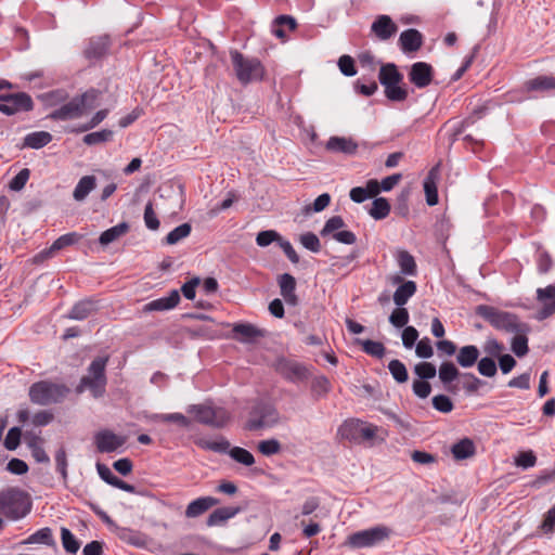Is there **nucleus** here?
<instances>
[{
	"mask_svg": "<svg viewBox=\"0 0 555 555\" xmlns=\"http://www.w3.org/2000/svg\"><path fill=\"white\" fill-rule=\"evenodd\" d=\"M275 371L292 383L307 380L311 373L307 365L293 359L279 358L274 363Z\"/></svg>",
	"mask_w": 555,
	"mask_h": 555,
	"instance_id": "obj_10",
	"label": "nucleus"
},
{
	"mask_svg": "<svg viewBox=\"0 0 555 555\" xmlns=\"http://www.w3.org/2000/svg\"><path fill=\"white\" fill-rule=\"evenodd\" d=\"M311 390L318 397H323L331 390V383L327 377L321 375L312 380Z\"/></svg>",
	"mask_w": 555,
	"mask_h": 555,
	"instance_id": "obj_55",
	"label": "nucleus"
},
{
	"mask_svg": "<svg viewBox=\"0 0 555 555\" xmlns=\"http://www.w3.org/2000/svg\"><path fill=\"white\" fill-rule=\"evenodd\" d=\"M326 149L335 153L353 155L357 152L358 144L351 138L331 137L326 143Z\"/></svg>",
	"mask_w": 555,
	"mask_h": 555,
	"instance_id": "obj_23",
	"label": "nucleus"
},
{
	"mask_svg": "<svg viewBox=\"0 0 555 555\" xmlns=\"http://www.w3.org/2000/svg\"><path fill=\"white\" fill-rule=\"evenodd\" d=\"M415 352H416L417 357H420V358H423V359L431 358L434 354V350H433L430 339L428 337L422 338L416 345Z\"/></svg>",
	"mask_w": 555,
	"mask_h": 555,
	"instance_id": "obj_64",
	"label": "nucleus"
},
{
	"mask_svg": "<svg viewBox=\"0 0 555 555\" xmlns=\"http://www.w3.org/2000/svg\"><path fill=\"white\" fill-rule=\"evenodd\" d=\"M434 78V68L426 62L412 64L409 72V80L418 89L428 87Z\"/></svg>",
	"mask_w": 555,
	"mask_h": 555,
	"instance_id": "obj_15",
	"label": "nucleus"
},
{
	"mask_svg": "<svg viewBox=\"0 0 555 555\" xmlns=\"http://www.w3.org/2000/svg\"><path fill=\"white\" fill-rule=\"evenodd\" d=\"M280 286V293L284 300L292 306L297 305L298 298L295 293L296 291V280L289 273H283L279 276L278 280Z\"/></svg>",
	"mask_w": 555,
	"mask_h": 555,
	"instance_id": "obj_22",
	"label": "nucleus"
},
{
	"mask_svg": "<svg viewBox=\"0 0 555 555\" xmlns=\"http://www.w3.org/2000/svg\"><path fill=\"white\" fill-rule=\"evenodd\" d=\"M188 412L194 414L198 423L214 428L224 427L230 420V413L224 408L208 403L190 405Z\"/></svg>",
	"mask_w": 555,
	"mask_h": 555,
	"instance_id": "obj_8",
	"label": "nucleus"
},
{
	"mask_svg": "<svg viewBox=\"0 0 555 555\" xmlns=\"http://www.w3.org/2000/svg\"><path fill=\"white\" fill-rule=\"evenodd\" d=\"M460 371L452 362H442L439 367V378L442 384L447 385L457 378Z\"/></svg>",
	"mask_w": 555,
	"mask_h": 555,
	"instance_id": "obj_43",
	"label": "nucleus"
},
{
	"mask_svg": "<svg viewBox=\"0 0 555 555\" xmlns=\"http://www.w3.org/2000/svg\"><path fill=\"white\" fill-rule=\"evenodd\" d=\"M99 310L98 301L92 299H83L74 305L68 318L73 320H85L94 314Z\"/></svg>",
	"mask_w": 555,
	"mask_h": 555,
	"instance_id": "obj_25",
	"label": "nucleus"
},
{
	"mask_svg": "<svg viewBox=\"0 0 555 555\" xmlns=\"http://www.w3.org/2000/svg\"><path fill=\"white\" fill-rule=\"evenodd\" d=\"M96 186V179L94 176H83L74 189L73 197L77 202H82L91 191Z\"/></svg>",
	"mask_w": 555,
	"mask_h": 555,
	"instance_id": "obj_30",
	"label": "nucleus"
},
{
	"mask_svg": "<svg viewBox=\"0 0 555 555\" xmlns=\"http://www.w3.org/2000/svg\"><path fill=\"white\" fill-rule=\"evenodd\" d=\"M397 262L401 274L409 276H415L417 274L415 259L408 250H399L397 253Z\"/></svg>",
	"mask_w": 555,
	"mask_h": 555,
	"instance_id": "obj_31",
	"label": "nucleus"
},
{
	"mask_svg": "<svg viewBox=\"0 0 555 555\" xmlns=\"http://www.w3.org/2000/svg\"><path fill=\"white\" fill-rule=\"evenodd\" d=\"M391 206L385 197H376L369 210L370 216L375 220H383L388 217Z\"/></svg>",
	"mask_w": 555,
	"mask_h": 555,
	"instance_id": "obj_39",
	"label": "nucleus"
},
{
	"mask_svg": "<svg viewBox=\"0 0 555 555\" xmlns=\"http://www.w3.org/2000/svg\"><path fill=\"white\" fill-rule=\"evenodd\" d=\"M219 501L212 496H202L198 498L186 506L185 516L188 518H195L203 515L212 506L217 505Z\"/></svg>",
	"mask_w": 555,
	"mask_h": 555,
	"instance_id": "obj_24",
	"label": "nucleus"
},
{
	"mask_svg": "<svg viewBox=\"0 0 555 555\" xmlns=\"http://www.w3.org/2000/svg\"><path fill=\"white\" fill-rule=\"evenodd\" d=\"M390 530L386 527H374L352 533L349 535L348 542L353 547H369L387 539Z\"/></svg>",
	"mask_w": 555,
	"mask_h": 555,
	"instance_id": "obj_12",
	"label": "nucleus"
},
{
	"mask_svg": "<svg viewBox=\"0 0 555 555\" xmlns=\"http://www.w3.org/2000/svg\"><path fill=\"white\" fill-rule=\"evenodd\" d=\"M128 231L129 224L127 222H120L117 225H114L102 232L99 237V243L103 246H106L124 236Z\"/></svg>",
	"mask_w": 555,
	"mask_h": 555,
	"instance_id": "obj_33",
	"label": "nucleus"
},
{
	"mask_svg": "<svg viewBox=\"0 0 555 555\" xmlns=\"http://www.w3.org/2000/svg\"><path fill=\"white\" fill-rule=\"evenodd\" d=\"M30 171L27 168L22 169L9 183L12 191H21L27 183Z\"/></svg>",
	"mask_w": 555,
	"mask_h": 555,
	"instance_id": "obj_62",
	"label": "nucleus"
},
{
	"mask_svg": "<svg viewBox=\"0 0 555 555\" xmlns=\"http://www.w3.org/2000/svg\"><path fill=\"white\" fill-rule=\"evenodd\" d=\"M79 238H80V236L76 232L66 233L64 235H61L52 243V245L49 248H44L43 250H41L37 255H35L34 262L41 263V262L52 258L57 251L62 250L63 248H65L67 246H72L75 243H77Z\"/></svg>",
	"mask_w": 555,
	"mask_h": 555,
	"instance_id": "obj_14",
	"label": "nucleus"
},
{
	"mask_svg": "<svg viewBox=\"0 0 555 555\" xmlns=\"http://www.w3.org/2000/svg\"><path fill=\"white\" fill-rule=\"evenodd\" d=\"M478 372L482 376L493 377L498 372L494 360L490 357L481 358L478 361Z\"/></svg>",
	"mask_w": 555,
	"mask_h": 555,
	"instance_id": "obj_54",
	"label": "nucleus"
},
{
	"mask_svg": "<svg viewBox=\"0 0 555 555\" xmlns=\"http://www.w3.org/2000/svg\"><path fill=\"white\" fill-rule=\"evenodd\" d=\"M399 44L404 53L415 52L423 44V36L417 29L409 28L400 34Z\"/></svg>",
	"mask_w": 555,
	"mask_h": 555,
	"instance_id": "obj_21",
	"label": "nucleus"
},
{
	"mask_svg": "<svg viewBox=\"0 0 555 555\" xmlns=\"http://www.w3.org/2000/svg\"><path fill=\"white\" fill-rule=\"evenodd\" d=\"M94 444L100 453H112L117 451L126 443V438L116 435L109 429H102L95 433Z\"/></svg>",
	"mask_w": 555,
	"mask_h": 555,
	"instance_id": "obj_13",
	"label": "nucleus"
},
{
	"mask_svg": "<svg viewBox=\"0 0 555 555\" xmlns=\"http://www.w3.org/2000/svg\"><path fill=\"white\" fill-rule=\"evenodd\" d=\"M330 203L331 195L328 193H323L314 199L312 206H306L304 210L306 215L310 214L311 211L320 212L324 210L330 205Z\"/></svg>",
	"mask_w": 555,
	"mask_h": 555,
	"instance_id": "obj_60",
	"label": "nucleus"
},
{
	"mask_svg": "<svg viewBox=\"0 0 555 555\" xmlns=\"http://www.w3.org/2000/svg\"><path fill=\"white\" fill-rule=\"evenodd\" d=\"M354 343L357 345H360L362 347V350L372 357L380 359L385 356L386 348L379 341H374L371 339L363 340V339L357 338L354 340Z\"/></svg>",
	"mask_w": 555,
	"mask_h": 555,
	"instance_id": "obj_40",
	"label": "nucleus"
},
{
	"mask_svg": "<svg viewBox=\"0 0 555 555\" xmlns=\"http://www.w3.org/2000/svg\"><path fill=\"white\" fill-rule=\"evenodd\" d=\"M107 361V357H98L90 363L88 374L81 377L78 386L76 387L77 393H82L88 389L94 398H101L104 396L107 384L105 374Z\"/></svg>",
	"mask_w": 555,
	"mask_h": 555,
	"instance_id": "obj_2",
	"label": "nucleus"
},
{
	"mask_svg": "<svg viewBox=\"0 0 555 555\" xmlns=\"http://www.w3.org/2000/svg\"><path fill=\"white\" fill-rule=\"evenodd\" d=\"M109 48V39L107 36L92 38L89 41L85 55L88 59H99L106 54Z\"/></svg>",
	"mask_w": 555,
	"mask_h": 555,
	"instance_id": "obj_27",
	"label": "nucleus"
},
{
	"mask_svg": "<svg viewBox=\"0 0 555 555\" xmlns=\"http://www.w3.org/2000/svg\"><path fill=\"white\" fill-rule=\"evenodd\" d=\"M69 393V388L64 384L50 380L34 383L29 388V399L39 405H50L62 402Z\"/></svg>",
	"mask_w": 555,
	"mask_h": 555,
	"instance_id": "obj_6",
	"label": "nucleus"
},
{
	"mask_svg": "<svg viewBox=\"0 0 555 555\" xmlns=\"http://www.w3.org/2000/svg\"><path fill=\"white\" fill-rule=\"evenodd\" d=\"M230 55L235 76L242 85H247L262 79L264 68L259 60L255 57H246L236 50L231 51Z\"/></svg>",
	"mask_w": 555,
	"mask_h": 555,
	"instance_id": "obj_7",
	"label": "nucleus"
},
{
	"mask_svg": "<svg viewBox=\"0 0 555 555\" xmlns=\"http://www.w3.org/2000/svg\"><path fill=\"white\" fill-rule=\"evenodd\" d=\"M388 370L393 377V379L399 383L403 384L409 379L408 370L403 362L400 360L393 359L388 363Z\"/></svg>",
	"mask_w": 555,
	"mask_h": 555,
	"instance_id": "obj_41",
	"label": "nucleus"
},
{
	"mask_svg": "<svg viewBox=\"0 0 555 555\" xmlns=\"http://www.w3.org/2000/svg\"><path fill=\"white\" fill-rule=\"evenodd\" d=\"M113 131L108 129H103L100 131L88 133L83 137L82 141L87 145H95L100 143L107 142L112 140Z\"/></svg>",
	"mask_w": 555,
	"mask_h": 555,
	"instance_id": "obj_45",
	"label": "nucleus"
},
{
	"mask_svg": "<svg viewBox=\"0 0 555 555\" xmlns=\"http://www.w3.org/2000/svg\"><path fill=\"white\" fill-rule=\"evenodd\" d=\"M415 374L418 376V379H430L436 376V366L430 362H421L414 367Z\"/></svg>",
	"mask_w": 555,
	"mask_h": 555,
	"instance_id": "obj_56",
	"label": "nucleus"
},
{
	"mask_svg": "<svg viewBox=\"0 0 555 555\" xmlns=\"http://www.w3.org/2000/svg\"><path fill=\"white\" fill-rule=\"evenodd\" d=\"M28 542L46 544L49 546L53 545L54 539H53L52 530L48 527L41 528L28 538Z\"/></svg>",
	"mask_w": 555,
	"mask_h": 555,
	"instance_id": "obj_48",
	"label": "nucleus"
},
{
	"mask_svg": "<svg viewBox=\"0 0 555 555\" xmlns=\"http://www.w3.org/2000/svg\"><path fill=\"white\" fill-rule=\"evenodd\" d=\"M512 350L519 358L528 353V338L524 335V333H518L512 339Z\"/></svg>",
	"mask_w": 555,
	"mask_h": 555,
	"instance_id": "obj_52",
	"label": "nucleus"
},
{
	"mask_svg": "<svg viewBox=\"0 0 555 555\" xmlns=\"http://www.w3.org/2000/svg\"><path fill=\"white\" fill-rule=\"evenodd\" d=\"M144 223L147 229L156 231L159 228V220L154 211L153 203L149 202L144 209Z\"/></svg>",
	"mask_w": 555,
	"mask_h": 555,
	"instance_id": "obj_59",
	"label": "nucleus"
},
{
	"mask_svg": "<svg viewBox=\"0 0 555 555\" xmlns=\"http://www.w3.org/2000/svg\"><path fill=\"white\" fill-rule=\"evenodd\" d=\"M279 421V412L272 404L259 402L253 408L250 417L246 423V428L249 430H258L272 427L276 425Z\"/></svg>",
	"mask_w": 555,
	"mask_h": 555,
	"instance_id": "obj_9",
	"label": "nucleus"
},
{
	"mask_svg": "<svg viewBox=\"0 0 555 555\" xmlns=\"http://www.w3.org/2000/svg\"><path fill=\"white\" fill-rule=\"evenodd\" d=\"M196 444L203 450L216 453H229L230 451V442L224 437H218L216 439L201 438L196 441Z\"/></svg>",
	"mask_w": 555,
	"mask_h": 555,
	"instance_id": "obj_32",
	"label": "nucleus"
},
{
	"mask_svg": "<svg viewBox=\"0 0 555 555\" xmlns=\"http://www.w3.org/2000/svg\"><path fill=\"white\" fill-rule=\"evenodd\" d=\"M191 225L189 223H182L175 228L172 231H170L165 241L168 245H175L179 243L181 240L188 237L191 233Z\"/></svg>",
	"mask_w": 555,
	"mask_h": 555,
	"instance_id": "obj_42",
	"label": "nucleus"
},
{
	"mask_svg": "<svg viewBox=\"0 0 555 555\" xmlns=\"http://www.w3.org/2000/svg\"><path fill=\"white\" fill-rule=\"evenodd\" d=\"M433 406L441 413H450L454 404L452 400L446 395H437L431 400Z\"/></svg>",
	"mask_w": 555,
	"mask_h": 555,
	"instance_id": "obj_58",
	"label": "nucleus"
},
{
	"mask_svg": "<svg viewBox=\"0 0 555 555\" xmlns=\"http://www.w3.org/2000/svg\"><path fill=\"white\" fill-rule=\"evenodd\" d=\"M378 79L384 88H388L389 85H400L403 80V75L398 70L396 64L387 63L382 65Z\"/></svg>",
	"mask_w": 555,
	"mask_h": 555,
	"instance_id": "obj_26",
	"label": "nucleus"
},
{
	"mask_svg": "<svg viewBox=\"0 0 555 555\" xmlns=\"http://www.w3.org/2000/svg\"><path fill=\"white\" fill-rule=\"evenodd\" d=\"M385 95L390 101L402 102L406 100L409 93L400 85H389L388 88H385Z\"/></svg>",
	"mask_w": 555,
	"mask_h": 555,
	"instance_id": "obj_50",
	"label": "nucleus"
},
{
	"mask_svg": "<svg viewBox=\"0 0 555 555\" xmlns=\"http://www.w3.org/2000/svg\"><path fill=\"white\" fill-rule=\"evenodd\" d=\"M237 507H220L215 509L207 518V526H220L238 513Z\"/></svg>",
	"mask_w": 555,
	"mask_h": 555,
	"instance_id": "obj_35",
	"label": "nucleus"
},
{
	"mask_svg": "<svg viewBox=\"0 0 555 555\" xmlns=\"http://www.w3.org/2000/svg\"><path fill=\"white\" fill-rule=\"evenodd\" d=\"M476 312L496 330L515 334L525 333L527 331L526 324L520 323L513 313L501 311L487 305L478 306Z\"/></svg>",
	"mask_w": 555,
	"mask_h": 555,
	"instance_id": "obj_5",
	"label": "nucleus"
},
{
	"mask_svg": "<svg viewBox=\"0 0 555 555\" xmlns=\"http://www.w3.org/2000/svg\"><path fill=\"white\" fill-rule=\"evenodd\" d=\"M31 508L29 495L15 488L0 493V514L12 520L25 517Z\"/></svg>",
	"mask_w": 555,
	"mask_h": 555,
	"instance_id": "obj_4",
	"label": "nucleus"
},
{
	"mask_svg": "<svg viewBox=\"0 0 555 555\" xmlns=\"http://www.w3.org/2000/svg\"><path fill=\"white\" fill-rule=\"evenodd\" d=\"M417 291L416 283L414 281H405L395 291L392 299L398 306H404L409 299L414 296Z\"/></svg>",
	"mask_w": 555,
	"mask_h": 555,
	"instance_id": "obj_29",
	"label": "nucleus"
},
{
	"mask_svg": "<svg viewBox=\"0 0 555 555\" xmlns=\"http://www.w3.org/2000/svg\"><path fill=\"white\" fill-rule=\"evenodd\" d=\"M344 227H345L344 219L340 216H333L325 222L320 234L323 237H325L330 234L333 235L335 232L340 231V229H343Z\"/></svg>",
	"mask_w": 555,
	"mask_h": 555,
	"instance_id": "obj_49",
	"label": "nucleus"
},
{
	"mask_svg": "<svg viewBox=\"0 0 555 555\" xmlns=\"http://www.w3.org/2000/svg\"><path fill=\"white\" fill-rule=\"evenodd\" d=\"M52 134L47 131H35L24 138V146L29 149H41L52 141Z\"/></svg>",
	"mask_w": 555,
	"mask_h": 555,
	"instance_id": "obj_37",
	"label": "nucleus"
},
{
	"mask_svg": "<svg viewBox=\"0 0 555 555\" xmlns=\"http://www.w3.org/2000/svg\"><path fill=\"white\" fill-rule=\"evenodd\" d=\"M280 234L274 230L261 231L257 234L256 243L260 247L269 246L273 242H279Z\"/></svg>",
	"mask_w": 555,
	"mask_h": 555,
	"instance_id": "obj_61",
	"label": "nucleus"
},
{
	"mask_svg": "<svg viewBox=\"0 0 555 555\" xmlns=\"http://www.w3.org/2000/svg\"><path fill=\"white\" fill-rule=\"evenodd\" d=\"M299 241L305 248L312 253H319L321 250L320 240L312 232H306L301 234Z\"/></svg>",
	"mask_w": 555,
	"mask_h": 555,
	"instance_id": "obj_53",
	"label": "nucleus"
},
{
	"mask_svg": "<svg viewBox=\"0 0 555 555\" xmlns=\"http://www.w3.org/2000/svg\"><path fill=\"white\" fill-rule=\"evenodd\" d=\"M379 431L380 428L376 425L359 418H349L339 426L337 435L341 440L356 444L369 442L373 446Z\"/></svg>",
	"mask_w": 555,
	"mask_h": 555,
	"instance_id": "obj_3",
	"label": "nucleus"
},
{
	"mask_svg": "<svg viewBox=\"0 0 555 555\" xmlns=\"http://www.w3.org/2000/svg\"><path fill=\"white\" fill-rule=\"evenodd\" d=\"M479 349L474 345H466L459 349L456 362L462 367H472L478 361Z\"/></svg>",
	"mask_w": 555,
	"mask_h": 555,
	"instance_id": "obj_28",
	"label": "nucleus"
},
{
	"mask_svg": "<svg viewBox=\"0 0 555 555\" xmlns=\"http://www.w3.org/2000/svg\"><path fill=\"white\" fill-rule=\"evenodd\" d=\"M61 539L63 547L65 548L66 552L75 554L79 550L80 543L77 541V539L69 529L65 527L61 529Z\"/></svg>",
	"mask_w": 555,
	"mask_h": 555,
	"instance_id": "obj_46",
	"label": "nucleus"
},
{
	"mask_svg": "<svg viewBox=\"0 0 555 555\" xmlns=\"http://www.w3.org/2000/svg\"><path fill=\"white\" fill-rule=\"evenodd\" d=\"M27 446L31 452V456L35 459L37 463H50V457L46 453L43 447H42V439L38 436H33L30 438H27Z\"/></svg>",
	"mask_w": 555,
	"mask_h": 555,
	"instance_id": "obj_38",
	"label": "nucleus"
},
{
	"mask_svg": "<svg viewBox=\"0 0 555 555\" xmlns=\"http://www.w3.org/2000/svg\"><path fill=\"white\" fill-rule=\"evenodd\" d=\"M229 455L237 463L245 466H251L255 463L254 455L244 448L233 447L229 451Z\"/></svg>",
	"mask_w": 555,
	"mask_h": 555,
	"instance_id": "obj_44",
	"label": "nucleus"
},
{
	"mask_svg": "<svg viewBox=\"0 0 555 555\" xmlns=\"http://www.w3.org/2000/svg\"><path fill=\"white\" fill-rule=\"evenodd\" d=\"M33 108V99L25 92L0 95V112L4 115L11 116Z\"/></svg>",
	"mask_w": 555,
	"mask_h": 555,
	"instance_id": "obj_11",
	"label": "nucleus"
},
{
	"mask_svg": "<svg viewBox=\"0 0 555 555\" xmlns=\"http://www.w3.org/2000/svg\"><path fill=\"white\" fill-rule=\"evenodd\" d=\"M410 319L409 311L403 306L398 307L389 315V322L395 327H405Z\"/></svg>",
	"mask_w": 555,
	"mask_h": 555,
	"instance_id": "obj_47",
	"label": "nucleus"
},
{
	"mask_svg": "<svg viewBox=\"0 0 555 555\" xmlns=\"http://www.w3.org/2000/svg\"><path fill=\"white\" fill-rule=\"evenodd\" d=\"M527 91L555 90V76H538L525 82Z\"/></svg>",
	"mask_w": 555,
	"mask_h": 555,
	"instance_id": "obj_34",
	"label": "nucleus"
},
{
	"mask_svg": "<svg viewBox=\"0 0 555 555\" xmlns=\"http://www.w3.org/2000/svg\"><path fill=\"white\" fill-rule=\"evenodd\" d=\"M100 91L89 89L81 95L73 98L69 102L52 111L47 118L52 120H72L80 118L99 105Z\"/></svg>",
	"mask_w": 555,
	"mask_h": 555,
	"instance_id": "obj_1",
	"label": "nucleus"
},
{
	"mask_svg": "<svg viewBox=\"0 0 555 555\" xmlns=\"http://www.w3.org/2000/svg\"><path fill=\"white\" fill-rule=\"evenodd\" d=\"M535 262L538 266V271L541 274L547 273L553 266V260H552L551 255L544 249L538 250Z\"/></svg>",
	"mask_w": 555,
	"mask_h": 555,
	"instance_id": "obj_57",
	"label": "nucleus"
},
{
	"mask_svg": "<svg viewBox=\"0 0 555 555\" xmlns=\"http://www.w3.org/2000/svg\"><path fill=\"white\" fill-rule=\"evenodd\" d=\"M338 67L340 72L347 77H352L357 74L354 61L349 55H343L339 57Z\"/></svg>",
	"mask_w": 555,
	"mask_h": 555,
	"instance_id": "obj_63",
	"label": "nucleus"
},
{
	"mask_svg": "<svg viewBox=\"0 0 555 555\" xmlns=\"http://www.w3.org/2000/svg\"><path fill=\"white\" fill-rule=\"evenodd\" d=\"M439 177H440V171H439V166L437 165L428 171V173L423 182V188H424V192H425V196H426V203L429 206H435L439 202L438 188H437Z\"/></svg>",
	"mask_w": 555,
	"mask_h": 555,
	"instance_id": "obj_19",
	"label": "nucleus"
},
{
	"mask_svg": "<svg viewBox=\"0 0 555 555\" xmlns=\"http://www.w3.org/2000/svg\"><path fill=\"white\" fill-rule=\"evenodd\" d=\"M180 301V294L172 289L168 296L154 299L143 307L144 312L167 311L173 309Z\"/></svg>",
	"mask_w": 555,
	"mask_h": 555,
	"instance_id": "obj_20",
	"label": "nucleus"
},
{
	"mask_svg": "<svg viewBox=\"0 0 555 555\" xmlns=\"http://www.w3.org/2000/svg\"><path fill=\"white\" fill-rule=\"evenodd\" d=\"M398 30V26L388 15H378L371 25V31L382 41L390 39Z\"/></svg>",
	"mask_w": 555,
	"mask_h": 555,
	"instance_id": "obj_18",
	"label": "nucleus"
},
{
	"mask_svg": "<svg viewBox=\"0 0 555 555\" xmlns=\"http://www.w3.org/2000/svg\"><path fill=\"white\" fill-rule=\"evenodd\" d=\"M475 444L468 438L460 440L459 442L454 443L451 448L453 457L457 461L466 460L473 456L475 454Z\"/></svg>",
	"mask_w": 555,
	"mask_h": 555,
	"instance_id": "obj_36",
	"label": "nucleus"
},
{
	"mask_svg": "<svg viewBox=\"0 0 555 555\" xmlns=\"http://www.w3.org/2000/svg\"><path fill=\"white\" fill-rule=\"evenodd\" d=\"M258 451L264 456H271L281 451V443L276 439L261 440L258 443Z\"/></svg>",
	"mask_w": 555,
	"mask_h": 555,
	"instance_id": "obj_51",
	"label": "nucleus"
},
{
	"mask_svg": "<svg viewBox=\"0 0 555 555\" xmlns=\"http://www.w3.org/2000/svg\"><path fill=\"white\" fill-rule=\"evenodd\" d=\"M233 338L243 344L256 343L264 336L266 332L250 323H236L233 325Z\"/></svg>",
	"mask_w": 555,
	"mask_h": 555,
	"instance_id": "obj_17",
	"label": "nucleus"
},
{
	"mask_svg": "<svg viewBox=\"0 0 555 555\" xmlns=\"http://www.w3.org/2000/svg\"><path fill=\"white\" fill-rule=\"evenodd\" d=\"M537 300L542 304L538 319L544 320L555 314V285H547L537 289Z\"/></svg>",
	"mask_w": 555,
	"mask_h": 555,
	"instance_id": "obj_16",
	"label": "nucleus"
}]
</instances>
